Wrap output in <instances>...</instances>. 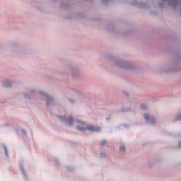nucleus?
<instances>
[{
  "instance_id": "f257e3e1",
  "label": "nucleus",
  "mask_w": 181,
  "mask_h": 181,
  "mask_svg": "<svg viewBox=\"0 0 181 181\" xmlns=\"http://www.w3.org/2000/svg\"><path fill=\"white\" fill-rule=\"evenodd\" d=\"M78 123L80 124V125L77 127L78 131H86V129H88V131H91L92 132H95V131L96 132L101 131V128L98 127H94L93 126L86 127L84 122L82 121H78Z\"/></svg>"
},
{
  "instance_id": "f03ea898",
  "label": "nucleus",
  "mask_w": 181,
  "mask_h": 181,
  "mask_svg": "<svg viewBox=\"0 0 181 181\" xmlns=\"http://www.w3.org/2000/svg\"><path fill=\"white\" fill-rule=\"evenodd\" d=\"M59 118L62 121H65L69 125H73V117L70 116L69 118L66 119V116H59Z\"/></svg>"
},
{
  "instance_id": "7ed1b4c3",
  "label": "nucleus",
  "mask_w": 181,
  "mask_h": 181,
  "mask_svg": "<svg viewBox=\"0 0 181 181\" xmlns=\"http://www.w3.org/2000/svg\"><path fill=\"white\" fill-rule=\"evenodd\" d=\"M42 94V95H45L47 98V105H49L50 103H53V98H52V97L49 96L47 95V93L44 92Z\"/></svg>"
},
{
  "instance_id": "20e7f679",
  "label": "nucleus",
  "mask_w": 181,
  "mask_h": 181,
  "mask_svg": "<svg viewBox=\"0 0 181 181\" xmlns=\"http://www.w3.org/2000/svg\"><path fill=\"white\" fill-rule=\"evenodd\" d=\"M4 87H11V82L8 81H6L3 82Z\"/></svg>"
},
{
  "instance_id": "39448f33",
  "label": "nucleus",
  "mask_w": 181,
  "mask_h": 181,
  "mask_svg": "<svg viewBox=\"0 0 181 181\" xmlns=\"http://www.w3.org/2000/svg\"><path fill=\"white\" fill-rule=\"evenodd\" d=\"M119 151L121 152V153H124L125 152V146H121L119 148Z\"/></svg>"
},
{
  "instance_id": "423d86ee",
  "label": "nucleus",
  "mask_w": 181,
  "mask_h": 181,
  "mask_svg": "<svg viewBox=\"0 0 181 181\" xmlns=\"http://www.w3.org/2000/svg\"><path fill=\"white\" fill-rule=\"evenodd\" d=\"M144 118L146 121H149V119H151L148 114H144Z\"/></svg>"
},
{
  "instance_id": "0eeeda50",
  "label": "nucleus",
  "mask_w": 181,
  "mask_h": 181,
  "mask_svg": "<svg viewBox=\"0 0 181 181\" xmlns=\"http://www.w3.org/2000/svg\"><path fill=\"white\" fill-rule=\"evenodd\" d=\"M141 110H146V105H141Z\"/></svg>"
},
{
  "instance_id": "6e6552de",
  "label": "nucleus",
  "mask_w": 181,
  "mask_h": 181,
  "mask_svg": "<svg viewBox=\"0 0 181 181\" xmlns=\"http://www.w3.org/2000/svg\"><path fill=\"white\" fill-rule=\"evenodd\" d=\"M176 121H181V115L180 116H177L175 119Z\"/></svg>"
},
{
  "instance_id": "1a4fd4ad",
  "label": "nucleus",
  "mask_w": 181,
  "mask_h": 181,
  "mask_svg": "<svg viewBox=\"0 0 181 181\" xmlns=\"http://www.w3.org/2000/svg\"><path fill=\"white\" fill-rule=\"evenodd\" d=\"M101 145H105L107 144V141L105 140H103L101 142H100Z\"/></svg>"
},
{
  "instance_id": "9d476101",
  "label": "nucleus",
  "mask_w": 181,
  "mask_h": 181,
  "mask_svg": "<svg viewBox=\"0 0 181 181\" xmlns=\"http://www.w3.org/2000/svg\"><path fill=\"white\" fill-rule=\"evenodd\" d=\"M4 151H5L6 156H8V149H6V146H4Z\"/></svg>"
},
{
  "instance_id": "9b49d317",
  "label": "nucleus",
  "mask_w": 181,
  "mask_h": 181,
  "mask_svg": "<svg viewBox=\"0 0 181 181\" xmlns=\"http://www.w3.org/2000/svg\"><path fill=\"white\" fill-rule=\"evenodd\" d=\"M70 103H74V100L70 99Z\"/></svg>"
},
{
  "instance_id": "f8f14e48",
  "label": "nucleus",
  "mask_w": 181,
  "mask_h": 181,
  "mask_svg": "<svg viewBox=\"0 0 181 181\" xmlns=\"http://www.w3.org/2000/svg\"><path fill=\"white\" fill-rule=\"evenodd\" d=\"M178 146H179V148H180V146H181V144H180L178 145Z\"/></svg>"
}]
</instances>
